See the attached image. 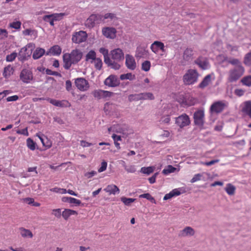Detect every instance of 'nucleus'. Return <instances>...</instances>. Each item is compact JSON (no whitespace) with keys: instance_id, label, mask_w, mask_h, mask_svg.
Segmentation results:
<instances>
[{"instance_id":"obj_1","label":"nucleus","mask_w":251,"mask_h":251,"mask_svg":"<svg viewBox=\"0 0 251 251\" xmlns=\"http://www.w3.org/2000/svg\"><path fill=\"white\" fill-rule=\"evenodd\" d=\"M82 52L78 49H75L70 53H65L63 55L64 68L69 70L72 65L79 62L82 57Z\"/></svg>"},{"instance_id":"obj_2","label":"nucleus","mask_w":251,"mask_h":251,"mask_svg":"<svg viewBox=\"0 0 251 251\" xmlns=\"http://www.w3.org/2000/svg\"><path fill=\"white\" fill-rule=\"evenodd\" d=\"M244 73L245 69L242 65L235 66L229 71L228 81L229 82H236L244 75Z\"/></svg>"},{"instance_id":"obj_3","label":"nucleus","mask_w":251,"mask_h":251,"mask_svg":"<svg viewBox=\"0 0 251 251\" xmlns=\"http://www.w3.org/2000/svg\"><path fill=\"white\" fill-rule=\"evenodd\" d=\"M199 74L196 70L189 69L183 76V81L185 85H193L198 81Z\"/></svg>"},{"instance_id":"obj_4","label":"nucleus","mask_w":251,"mask_h":251,"mask_svg":"<svg viewBox=\"0 0 251 251\" xmlns=\"http://www.w3.org/2000/svg\"><path fill=\"white\" fill-rule=\"evenodd\" d=\"M20 80L24 83H30L33 79L32 72L28 69H23L19 75Z\"/></svg>"},{"instance_id":"obj_5","label":"nucleus","mask_w":251,"mask_h":251,"mask_svg":"<svg viewBox=\"0 0 251 251\" xmlns=\"http://www.w3.org/2000/svg\"><path fill=\"white\" fill-rule=\"evenodd\" d=\"M87 34L85 31H79L75 32L72 35V42L75 44H80L86 41Z\"/></svg>"},{"instance_id":"obj_6","label":"nucleus","mask_w":251,"mask_h":251,"mask_svg":"<svg viewBox=\"0 0 251 251\" xmlns=\"http://www.w3.org/2000/svg\"><path fill=\"white\" fill-rule=\"evenodd\" d=\"M227 106V103L223 100L217 101L214 102L210 106V110L211 113H219L222 112Z\"/></svg>"},{"instance_id":"obj_7","label":"nucleus","mask_w":251,"mask_h":251,"mask_svg":"<svg viewBox=\"0 0 251 251\" xmlns=\"http://www.w3.org/2000/svg\"><path fill=\"white\" fill-rule=\"evenodd\" d=\"M102 22V15L97 14H92L87 19L86 25L89 27H93L96 24H100Z\"/></svg>"},{"instance_id":"obj_8","label":"nucleus","mask_w":251,"mask_h":251,"mask_svg":"<svg viewBox=\"0 0 251 251\" xmlns=\"http://www.w3.org/2000/svg\"><path fill=\"white\" fill-rule=\"evenodd\" d=\"M75 84L76 88L81 91H87L89 88L88 81L82 77L76 78L75 81Z\"/></svg>"},{"instance_id":"obj_9","label":"nucleus","mask_w":251,"mask_h":251,"mask_svg":"<svg viewBox=\"0 0 251 251\" xmlns=\"http://www.w3.org/2000/svg\"><path fill=\"white\" fill-rule=\"evenodd\" d=\"M176 124L180 128H182L190 124V118L186 114H183L176 118Z\"/></svg>"},{"instance_id":"obj_10","label":"nucleus","mask_w":251,"mask_h":251,"mask_svg":"<svg viewBox=\"0 0 251 251\" xmlns=\"http://www.w3.org/2000/svg\"><path fill=\"white\" fill-rule=\"evenodd\" d=\"M194 121L196 125L202 126L204 122V113L202 110H198L194 114Z\"/></svg>"},{"instance_id":"obj_11","label":"nucleus","mask_w":251,"mask_h":251,"mask_svg":"<svg viewBox=\"0 0 251 251\" xmlns=\"http://www.w3.org/2000/svg\"><path fill=\"white\" fill-rule=\"evenodd\" d=\"M104 84L111 87H115L120 84V80L118 77L115 75H110L104 80Z\"/></svg>"},{"instance_id":"obj_12","label":"nucleus","mask_w":251,"mask_h":251,"mask_svg":"<svg viewBox=\"0 0 251 251\" xmlns=\"http://www.w3.org/2000/svg\"><path fill=\"white\" fill-rule=\"evenodd\" d=\"M149 54V50L146 47L139 46L136 49L135 56L137 58H146Z\"/></svg>"},{"instance_id":"obj_13","label":"nucleus","mask_w":251,"mask_h":251,"mask_svg":"<svg viewBox=\"0 0 251 251\" xmlns=\"http://www.w3.org/2000/svg\"><path fill=\"white\" fill-rule=\"evenodd\" d=\"M117 31L114 27H105L102 29V34L106 38L114 39L116 37Z\"/></svg>"},{"instance_id":"obj_14","label":"nucleus","mask_w":251,"mask_h":251,"mask_svg":"<svg viewBox=\"0 0 251 251\" xmlns=\"http://www.w3.org/2000/svg\"><path fill=\"white\" fill-rule=\"evenodd\" d=\"M150 48L151 51L155 54H157L159 50L162 52H164L165 50L164 43L158 41H155L151 44Z\"/></svg>"},{"instance_id":"obj_15","label":"nucleus","mask_w":251,"mask_h":251,"mask_svg":"<svg viewBox=\"0 0 251 251\" xmlns=\"http://www.w3.org/2000/svg\"><path fill=\"white\" fill-rule=\"evenodd\" d=\"M195 63L202 70H206L209 67V64L207 58L199 56L195 61Z\"/></svg>"},{"instance_id":"obj_16","label":"nucleus","mask_w":251,"mask_h":251,"mask_svg":"<svg viewBox=\"0 0 251 251\" xmlns=\"http://www.w3.org/2000/svg\"><path fill=\"white\" fill-rule=\"evenodd\" d=\"M126 67L130 70H134L136 68V63L134 58L131 55H126Z\"/></svg>"},{"instance_id":"obj_17","label":"nucleus","mask_w":251,"mask_h":251,"mask_svg":"<svg viewBox=\"0 0 251 251\" xmlns=\"http://www.w3.org/2000/svg\"><path fill=\"white\" fill-rule=\"evenodd\" d=\"M31 54V52L27 51V49L26 47H23L21 49L17 55L18 59L22 62H24L28 59L30 56Z\"/></svg>"},{"instance_id":"obj_18","label":"nucleus","mask_w":251,"mask_h":251,"mask_svg":"<svg viewBox=\"0 0 251 251\" xmlns=\"http://www.w3.org/2000/svg\"><path fill=\"white\" fill-rule=\"evenodd\" d=\"M241 106L242 112L251 119V101L248 100L244 102Z\"/></svg>"},{"instance_id":"obj_19","label":"nucleus","mask_w":251,"mask_h":251,"mask_svg":"<svg viewBox=\"0 0 251 251\" xmlns=\"http://www.w3.org/2000/svg\"><path fill=\"white\" fill-rule=\"evenodd\" d=\"M111 55L112 59L116 61H120L124 58L123 51L119 48L112 50L111 51Z\"/></svg>"},{"instance_id":"obj_20","label":"nucleus","mask_w":251,"mask_h":251,"mask_svg":"<svg viewBox=\"0 0 251 251\" xmlns=\"http://www.w3.org/2000/svg\"><path fill=\"white\" fill-rule=\"evenodd\" d=\"M195 234V230L190 226H186L182 230H180L178 236L180 237L187 236H192Z\"/></svg>"},{"instance_id":"obj_21","label":"nucleus","mask_w":251,"mask_h":251,"mask_svg":"<svg viewBox=\"0 0 251 251\" xmlns=\"http://www.w3.org/2000/svg\"><path fill=\"white\" fill-rule=\"evenodd\" d=\"M65 15V14L64 13H53L50 15H45L43 17V20L45 22H48V19L52 18L53 20H54L55 21H58L62 19L63 16Z\"/></svg>"},{"instance_id":"obj_22","label":"nucleus","mask_w":251,"mask_h":251,"mask_svg":"<svg viewBox=\"0 0 251 251\" xmlns=\"http://www.w3.org/2000/svg\"><path fill=\"white\" fill-rule=\"evenodd\" d=\"M212 83V75L210 74L206 75L202 81L199 84L198 87L201 89H204Z\"/></svg>"},{"instance_id":"obj_23","label":"nucleus","mask_w":251,"mask_h":251,"mask_svg":"<svg viewBox=\"0 0 251 251\" xmlns=\"http://www.w3.org/2000/svg\"><path fill=\"white\" fill-rule=\"evenodd\" d=\"M103 190L109 195H115L120 193L119 188L115 184L108 185Z\"/></svg>"},{"instance_id":"obj_24","label":"nucleus","mask_w":251,"mask_h":251,"mask_svg":"<svg viewBox=\"0 0 251 251\" xmlns=\"http://www.w3.org/2000/svg\"><path fill=\"white\" fill-rule=\"evenodd\" d=\"M61 50H62L60 46L55 45L50 48L49 51L47 52L46 55H48L50 53L53 55H58L61 54Z\"/></svg>"},{"instance_id":"obj_25","label":"nucleus","mask_w":251,"mask_h":251,"mask_svg":"<svg viewBox=\"0 0 251 251\" xmlns=\"http://www.w3.org/2000/svg\"><path fill=\"white\" fill-rule=\"evenodd\" d=\"M77 214V212L75 210L70 209H65L62 213V216L65 220H67L71 215H76Z\"/></svg>"},{"instance_id":"obj_26","label":"nucleus","mask_w":251,"mask_h":251,"mask_svg":"<svg viewBox=\"0 0 251 251\" xmlns=\"http://www.w3.org/2000/svg\"><path fill=\"white\" fill-rule=\"evenodd\" d=\"M45 53V50L41 48H37L33 52L32 57L34 59L41 58Z\"/></svg>"},{"instance_id":"obj_27","label":"nucleus","mask_w":251,"mask_h":251,"mask_svg":"<svg viewBox=\"0 0 251 251\" xmlns=\"http://www.w3.org/2000/svg\"><path fill=\"white\" fill-rule=\"evenodd\" d=\"M96 53L93 50H90L85 56V61L93 63V61L96 58Z\"/></svg>"},{"instance_id":"obj_28","label":"nucleus","mask_w":251,"mask_h":251,"mask_svg":"<svg viewBox=\"0 0 251 251\" xmlns=\"http://www.w3.org/2000/svg\"><path fill=\"white\" fill-rule=\"evenodd\" d=\"M19 229L20 231V234L23 237H29L30 238L33 237V235L30 230L25 229L24 227H21Z\"/></svg>"},{"instance_id":"obj_29","label":"nucleus","mask_w":251,"mask_h":251,"mask_svg":"<svg viewBox=\"0 0 251 251\" xmlns=\"http://www.w3.org/2000/svg\"><path fill=\"white\" fill-rule=\"evenodd\" d=\"M14 71V68L11 65H8L4 68L3 76L5 78H7L13 74Z\"/></svg>"},{"instance_id":"obj_30","label":"nucleus","mask_w":251,"mask_h":251,"mask_svg":"<svg viewBox=\"0 0 251 251\" xmlns=\"http://www.w3.org/2000/svg\"><path fill=\"white\" fill-rule=\"evenodd\" d=\"M193 51L191 49H186L183 53V59L187 61L191 60L193 55Z\"/></svg>"},{"instance_id":"obj_31","label":"nucleus","mask_w":251,"mask_h":251,"mask_svg":"<svg viewBox=\"0 0 251 251\" xmlns=\"http://www.w3.org/2000/svg\"><path fill=\"white\" fill-rule=\"evenodd\" d=\"M225 191L229 195H233L235 193L236 188L235 187L231 184V183L227 184L226 188Z\"/></svg>"},{"instance_id":"obj_32","label":"nucleus","mask_w":251,"mask_h":251,"mask_svg":"<svg viewBox=\"0 0 251 251\" xmlns=\"http://www.w3.org/2000/svg\"><path fill=\"white\" fill-rule=\"evenodd\" d=\"M241 82L243 85L248 87L251 86V75L245 76L241 80Z\"/></svg>"},{"instance_id":"obj_33","label":"nucleus","mask_w":251,"mask_h":251,"mask_svg":"<svg viewBox=\"0 0 251 251\" xmlns=\"http://www.w3.org/2000/svg\"><path fill=\"white\" fill-rule=\"evenodd\" d=\"M154 169V167L153 166L148 167H143L141 168L140 172L143 174L149 175L153 172Z\"/></svg>"},{"instance_id":"obj_34","label":"nucleus","mask_w":251,"mask_h":251,"mask_svg":"<svg viewBox=\"0 0 251 251\" xmlns=\"http://www.w3.org/2000/svg\"><path fill=\"white\" fill-rule=\"evenodd\" d=\"M26 146L28 147V148L31 151H34L36 149V143L30 138H28L27 139Z\"/></svg>"},{"instance_id":"obj_35","label":"nucleus","mask_w":251,"mask_h":251,"mask_svg":"<svg viewBox=\"0 0 251 251\" xmlns=\"http://www.w3.org/2000/svg\"><path fill=\"white\" fill-rule=\"evenodd\" d=\"M120 78L121 80L129 79L130 80H132L135 78V76L132 73H129L126 74L121 75L120 76Z\"/></svg>"},{"instance_id":"obj_36","label":"nucleus","mask_w":251,"mask_h":251,"mask_svg":"<svg viewBox=\"0 0 251 251\" xmlns=\"http://www.w3.org/2000/svg\"><path fill=\"white\" fill-rule=\"evenodd\" d=\"M141 98V100H153L154 97L153 94L151 93H143L140 94Z\"/></svg>"},{"instance_id":"obj_37","label":"nucleus","mask_w":251,"mask_h":251,"mask_svg":"<svg viewBox=\"0 0 251 251\" xmlns=\"http://www.w3.org/2000/svg\"><path fill=\"white\" fill-rule=\"evenodd\" d=\"M151 63L150 61L146 60L141 65V69L145 72H148L151 68Z\"/></svg>"},{"instance_id":"obj_38","label":"nucleus","mask_w":251,"mask_h":251,"mask_svg":"<svg viewBox=\"0 0 251 251\" xmlns=\"http://www.w3.org/2000/svg\"><path fill=\"white\" fill-rule=\"evenodd\" d=\"M122 162L123 163V165L125 169L126 170V171L127 172L130 173H133L136 171V168L135 167V166H134V165L126 166V163L124 161H122Z\"/></svg>"},{"instance_id":"obj_39","label":"nucleus","mask_w":251,"mask_h":251,"mask_svg":"<svg viewBox=\"0 0 251 251\" xmlns=\"http://www.w3.org/2000/svg\"><path fill=\"white\" fill-rule=\"evenodd\" d=\"M95 65V67L97 70H100L101 69L102 66V62L100 58H96L94 61L93 63Z\"/></svg>"},{"instance_id":"obj_40","label":"nucleus","mask_w":251,"mask_h":251,"mask_svg":"<svg viewBox=\"0 0 251 251\" xmlns=\"http://www.w3.org/2000/svg\"><path fill=\"white\" fill-rule=\"evenodd\" d=\"M121 200L126 205L129 206L131 203L135 201L136 199L133 198H127L125 197H123L121 198Z\"/></svg>"},{"instance_id":"obj_41","label":"nucleus","mask_w":251,"mask_h":251,"mask_svg":"<svg viewBox=\"0 0 251 251\" xmlns=\"http://www.w3.org/2000/svg\"><path fill=\"white\" fill-rule=\"evenodd\" d=\"M176 168L172 165H169L167 169L163 170V173L165 174H168L170 173H174L176 170Z\"/></svg>"},{"instance_id":"obj_42","label":"nucleus","mask_w":251,"mask_h":251,"mask_svg":"<svg viewBox=\"0 0 251 251\" xmlns=\"http://www.w3.org/2000/svg\"><path fill=\"white\" fill-rule=\"evenodd\" d=\"M21 26V22L20 21L13 22L9 24V27L16 29H20Z\"/></svg>"},{"instance_id":"obj_43","label":"nucleus","mask_w":251,"mask_h":251,"mask_svg":"<svg viewBox=\"0 0 251 251\" xmlns=\"http://www.w3.org/2000/svg\"><path fill=\"white\" fill-rule=\"evenodd\" d=\"M244 62L246 65H251V51L245 55Z\"/></svg>"},{"instance_id":"obj_44","label":"nucleus","mask_w":251,"mask_h":251,"mask_svg":"<svg viewBox=\"0 0 251 251\" xmlns=\"http://www.w3.org/2000/svg\"><path fill=\"white\" fill-rule=\"evenodd\" d=\"M140 94H134L130 95L128 97V99L130 101H137L141 100Z\"/></svg>"},{"instance_id":"obj_45","label":"nucleus","mask_w":251,"mask_h":251,"mask_svg":"<svg viewBox=\"0 0 251 251\" xmlns=\"http://www.w3.org/2000/svg\"><path fill=\"white\" fill-rule=\"evenodd\" d=\"M17 56V53L16 52H12L10 54H8L6 56V60L7 62H12L15 60Z\"/></svg>"},{"instance_id":"obj_46","label":"nucleus","mask_w":251,"mask_h":251,"mask_svg":"<svg viewBox=\"0 0 251 251\" xmlns=\"http://www.w3.org/2000/svg\"><path fill=\"white\" fill-rule=\"evenodd\" d=\"M94 97L98 99H100L102 98V90H95L93 92Z\"/></svg>"},{"instance_id":"obj_47","label":"nucleus","mask_w":251,"mask_h":251,"mask_svg":"<svg viewBox=\"0 0 251 251\" xmlns=\"http://www.w3.org/2000/svg\"><path fill=\"white\" fill-rule=\"evenodd\" d=\"M115 17V15L113 13H108L104 15H102V23H104L105 19H113Z\"/></svg>"},{"instance_id":"obj_48","label":"nucleus","mask_w":251,"mask_h":251,"mask_svg":"<svg viewBox=\"0 0 251 251\" xmlns=\"http://www.w3.org/2000/svg\"><path fill=\"white\" fill-rule=\"evenodd\" d=\"M8 36V32L5 29L0 28V39H3Z\"/></svg>"},{"instance_id":"obj_49","label":"nucleus","mask_w":251,"mask_h":251,"mask_svg":"<svg viewBox=\"0 0 251 251\" xmlns=\"http://www.w3.org/2000/svg\"><path fill=\"white\" fill-rule=\"evenodd\" d=\"M139 197L141 198H145L151 201H154V198L149 193H146L140 195L139 196Z\"/></svg>"},{"instance_id":"obj_50","label":"nucleus","mask_w":251,"mask_h":251,"mask_svg":"<svg viewBox=\"0 0 251 251\" xmlns=\"http://www.w3.org/2000/svg\"><path fill=\"white\" fill-rule=\"evenodd\" d=\"M104 61L108 66H112L113 64V61L111 60L108 56V54L104 56Z\"/></svg>"},{"instance_id":"obj_51","label":"nucleus","mask_w":251,"mask_h":251,"mask_svg":"<svg viewBox=\"0 0 251 251\" xmlns=\"http://www.w3.org/2000/svg\"><path fill=\"white\" fill-rule=\"evenodd\" d=\"M219 162V159L213 160L209 162H201V164L205 166H211Z\"/></svg>"},{"instance_id":"obj_52","label":"nucleus","mask_w":251,"mask_h":251,"mask_svg":"<svg viewBox=\"0 0 251 251\" xmlns=\"http://www.w3.org/2000/svg\"><path fill=\"white\" fill-rule=\"evenodd\" d=\"M52 214H53L56 217L60 218L62 215L61 209H54L52 210Z\"/></svg>"},{"instance_id":"obj_53","label":"nucleus","mask_w":251,"mask_h":251,"mask_svg":"<svg viewBox=\"0 0 251 251\" xmlns=\"http://www.w3.org/2000/svg\"><path fill=\"white\" fill-rule=\"evenodd\" d=\"M107 165V163L106 161H102L101 163L100 167L98 169V172L101 173L104 171L106 169Z\"/></svg>"},{"instance_id":"obj_54","label":"nucleus","mask_w":251,"mask_h":251,"mask_svg":"<svg viewBox=\"0 0 251 251\" xmlns=\"http://www.w3.org/2000/svg\"><path fill=\"white\" fill-rule=\"evenodd\" d=\"M202 175L200 174H197L194 175V177L191 179L190 182L191 183H194L201 180Z\"/></svg>"},{"instance_id":"obj_55","label":"nucleus","mask_w":251,"mask_h":251,"mask_svg":"<svg viewBox=\"0 0 251 251\" xmlns=\"http://www.w3.org/2000/svg\"><path fill=\"white\" fill-rule=\"evenodd\" d=\"M245 91L242 89H236L234 90V94L238 97H241L244 95Z\"/></svg>"},{"instance_id":"obj_56","label":"nucleus","mask_w":251,"mask_h":251,"mask_svg":"<svg viewBox=\"0 0 251 251\" xmlns=\"http://www.w3.org/2000/svg\"><path fill=\"white\" fill-rule=\"evenodd\" d=\"M69 203L75 204L76 205H79L81 203V202L79 200L71 197V199H70Z\"/></svg>"},{"instance_id":"obj_57","label":"nucleus","mask_w":251,"mask_h":251,"mask_svg":"<svg viewBox=\"0 0 251 251\" xmlns=\"http://www.w3.org/2000/svg\"><path fill=\"white\" fill-rule=\"evenodd\" d=\"M113 93L108 91H104L102 90V98H105L107 97H111L112 96H113Z\"/></svg>"},{"instance_id":"obj_58","label":"nucleus","mask_w":251,"mask_h":251,"mask_svg":"<svg viewBox=\"0 0 251 251\" xmlns=\"http://www.w3.org/2000/svg\"><path fill=\"white\" fill-rule=\"evenodd\" d=\"M170 117L169 115H167L166 116H163L161 117L160 121L165 124H169L170 122Z\"/></svg>"},{"instance_id":"obj_59","label":"nucleus","mask_w":251,"mask_h":251,"mask_svg":"<svg viewBox=\"0 0 251 251\" xmlns=\"http://www.w3.org/2000/svg\"><path fill=\"white\" fill-rule=\"evenodd\" d=\"M46 73L47 75H56V76L60 75V74L59 73H58L57 72H55V71H52L51 70H50L49 69H47L46 70Z\"/></svg>"},{"instance_id":"obj_60","label":"nucleus","mask_w":251,"mask_h":251,"mask_svg":"<svg viewBox=\"0 0 251 251\" xmlns=\"http://www.w3.org/2000/svg\"><path fill=\"white\" fill-rule=\"evenodd\" d=\"M228 62L232 65L236 66L242 65L239 60L237 59H232L228 61Z\"/></svg>"},{"instance_id":"obj_61","label":"nucleus","mask_w":251,"mask_h":251,"mask_svg":"<svg viewBox=\"0 0 251 251\" xmlns=\"http://www.w3.org/2000/svg\"><path fill=\"white\" fill-rule=\"evenodd\" d=\"M19 99V97L17 95H14L12 96L8 97L6 98L7 101H16Z\"/></svg>"},{"instance_id":"obj_62","label":"nucleus","mask_w":251,"mask_h":251,"mask_svg":"<svg viewBox=\"0 0 251 251\" xmlns=\"http://www.w3.org/2000/svg\"><path fill=\"white\" fill-rule=\"evenodd\" d=\"M69 104L68 101L65 100H59L58 107H67Z\"/></svg>"},{"instance_id":"obj_63","label":"nucleus","mask_w":251,"mask_h":251,"mask_svg":"<svg viewBox=\"0 0 251 251\" xmlns=\"http://www.w3.org/2000/svg\"><path fill=\"white\" fill-rule=\"evenodd\" d=\"M47 100L50 103H51L52 104H53V105L54 106H58V104H59V100H54V99H50V98H48L47 99Z\"/></svg>"},{"instance_id":"obj_64","label":"nucleus","mask_w":251,"mask_h":251,"mask_svg":"<svg viewBox=\"0 0 251 251\" xmlns=\"http://www.w3.org/2000/svg\"><path fill=\"white\" fill-rule=\"evenodd\" d=\"M158 175L157 173H155L151 177L149 178V181L151 184H153L155 182L156 178Z\"/></svg>"}]
</instances>
